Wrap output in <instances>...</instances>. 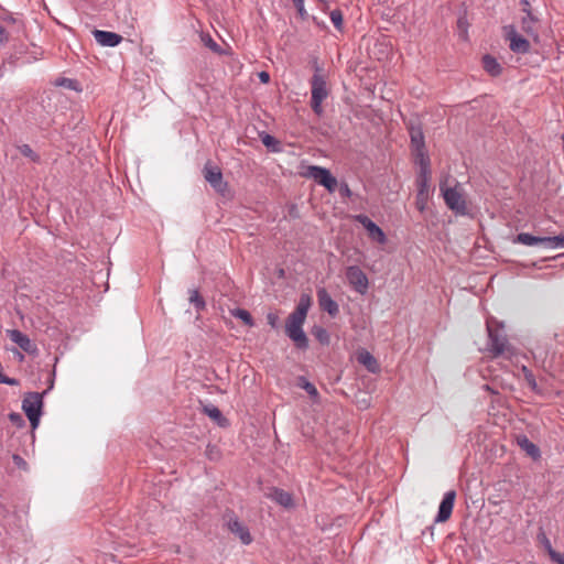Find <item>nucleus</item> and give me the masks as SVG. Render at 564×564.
Returning <instances> with one entry per match:
<instances>
[{"label":"nucleus","instance_id":"1","mask_svg":"<svg viewBox=\"0 0 564 564\" xmlns=\"http://www.w3.org/2000/svg\"><path fill=\"white\" fill-rule=\"evenodd\" d=\"M311 305V296L308 294H302L295 310L288 316L285 321V335L300 350H306L310 346V340L303 329V326Z\"/></svg>","mask_w":564,"mask_h":564},{"label":"nucleus","instance_id":"2","mask_svg":"<svg viewBox=\"0 0 564 564\" xmlns=\"http://www.w3.org/2000/svg\"><path fill=\"white\" fill-rule=\"evenodd\" d=\"M54 378L50 380V386L43 392H26L22 400V410L30 421L32 430L37 429L43 414V399L47 392L53 389Z\"/></svg>","mask_w":564,"mask_h":564},{"label":"nucleus","instance_id":"3","mask_svg":"<svg viewBox=\"0 0 564 564\" xmlns=\"http://www.w3.org/2000/svg\"><path fill=\"white\" fill-rule=\"evenodd\" d=\"M311 107L316 115L323 112L322 104L328 97V88L322 68L316 66L315 73L311 78Z\"/></svg>","mask_w":564,"mask_h":564},{"label":"nucleus","instance_id":"4","mask_svg":"<svg viewBox=\"0 0 564 564\" xmlns=\"http://www.w3.org/2000/svg\"><path fill=\"white\" fill-rule=\"evenodd\" d=\"M520 7L523 14L520 19V28L522 32L534 42H539V17L533 12L529 0H520Z\"/></svg>","mask_w":564,"mask_h":564},{"label":"nucleus","instance_id":"5","mask_svg":"<svg viewBox=\"0 0 564 564\" xmlns=\"http://www.w3.org/2000/svg\"><path fill=\"white\" fill-rule=\"evenodd\" d=\"M441 191L446 206L455 215L467 216L470 214L468 204L457 186L444 187L441 185Z\"/></svg>","mask_w":564,"mask_h":564},{"label":"nucleus","instance_id":"6","mask_svg":"<svg viewBox=\"0 0 564 564\" xmlns=\"http://www.w3.org/2000/svg\"><path fill=\"white\" fill-rule=\"evenodd\" d=\"M487 330L489 338L488 350L492 354L494 357H499L510 351L511 347L503 332L502 325L494 328L492 325L487 322Z\"/></svg>","mask_w":564,"mask_h":564},{"label":"nucleus","instance_id":"7","mask_svg":"<svg viewBox=\"0 0 564 564\" xmlns=\"http://www.w3.org/2000/svg\"><path fill=\"white\" fill-rule=\"evenodd\" d=\"M223 519L227 529L235 534L242 544L249 545L252 542L249 528L239 520L232 510H226Z\"/></svg>","mask_w":564,"mask_h":564},{"label":"nucleus","instance_id":"8","mask_svg":"<svg viewBox=\"0 0 564 564\" xmlns=\"http://www.w3.org/2000/svg\"><path fill=\"white\" fill-rule=\"evenodd\" d=\"M506 40L509 41L510 50L516 54H527L531 50V44L528 39L518 33L513 24H508L502 28Z\"/></svg>","mask_w":564,"mask_h":564},{"label":"nucleus","instance_id":"9","mask_svg":"<svg viewBox=\"0 0 564 564\" xmlns=\"http://www.w3.org/2000/svg\"><path fill=\"white\" fill-rule=\"evenodd\" d=\"M307 175L314 178L318 184L323 185L328 192L333 193L336 191L338 185L337 180L327 169L312 165L308 166Z\"/></svg>","mask_w":564,"mask_h":564},{"label":"nucleus","instance_id":"10","mask_svg":"<svg viewBox=\"0 0 564 564\" xmlns=\"http://www.w3.org/2000/svg\"><path fill=\"white\" fill-rule=\"evenodd\" d=\"M349 284L360 294H365L368 290V278L365 272L357 265H350L346 272Z\"/></svg>","mask_w":564,"mask_h":564},{"label":"nucleus","instance_id":"11","mask_svg":"<svg viewBox=\"0 0 564 564\" xmlns=\"http://www.w3.org/2000/svg\"><path fill=\"white\" fill-rule=\"evenodd\" d=\"M355 220L364 226V228L367 230L369 238L372 240L384 243L387 240L386 234L383 230L373 223L368 216L359 214L355 216Z\"/></svg>","mask_w":564,"mask_h":564},{"label":"nucleus","instance_id":"12","mask_svg":"<svg viewBox=\"0 0 564 564\" xmlns=\"http://www.w3.org/2000/svg\"><path fill=\"white\" fill-rule=\"evenodd\" d=\"M7 335L11 341L17 344L24 352L29 355H33L37 352V347L28 335L22 333L19 329H9L7 330Z\"/></svg>","mask_w":564,"mask_h":564},{"label":"nucleus","instance_id":"13","mask_svg":"<svg viewBox=\"0 0 564 564\" xmlns=\"http://www.w3.org/2000/svg\"><path fill=\"white\" fill-rule=\"evenodd\" d=\"M455 499H456L455 490H449V491L445 492V495L440 503L438 512L435 518V522H445L451 518L453 508H454V503H455Z\"/></svg>","mask_w":564,"mask_h":564},{"label":"nucleus","instance_id":"14","mask_svg":"<svg viewBox=\"0 0 564 564\" xmlns=\"http://www.w3.org/2000/svg\"><path fill=\"white\" fill-rule=\"evenodd\" d=\"M205 180L217 191L223 192L226 187V183L223 182V173L218 166L210 165L207 163L204 166Z\"/></svg>","mask_w":564,"mask_h":564},{"label":"nucleus","instance_id":"15","mask_svg":"<svg viewBox=\"0 0 564 564\" xmlns=\"http://www.w3.org/2000/svg\"><path fill=\"white\" fill-rule=\"evenodd\" d=\"M316 294L321 310L327 312L332 317H336L339 313V306L337 302L332 299L326 289L319 288Z\"/></svg>","mask_w":564,"mask_h":564},{"label":"nucleus","instance_id":"16","mask_svg":"<svg viewBox=\"0 0 564 564\" xmlns=\"http://www.w3.org/2000/svg\"><path fill=\"white\" fill-rule=\"evenodd\" d=\"M94 37L101 46L115 47L121 43L122 36L110 31L95 30Z\"/></svg>","mask_w":564,"mask_h":564},{"label":"nucleus","instance_id":"17","mask_svg":"<svg viewBox=\"0 0 564 564\" xmlns=\"http://www.w3.org/2000/svg\"><path fill=\"white\" fill-rule=\"evenodd\" d=\"M430 177L417 176V194H416V207L420 212L425 209L427 193H429Z\"/></svg>","mask_w":564,"mask_h":564},{"label":"nucleus","instance_id":"18","mask_svg":"<svg viewBox=\"0 0 564 564\" xmlns=\"http://www.w3.org/2000/svg\"><path fill=\"white\" fill-rule=\"evenodd\" d=\"M202 405V412L216 422L219 426L225 427L228 425V420L223 415L221 411L214 404L207 403Z\"/></svg>","mask_w":564,"mask_h":564},{"label":"nucleus","instance_id":"19","mask_svg":"<svg viewBox=\"0 0 564 564\" xmlns=\"http://www.w3.org/2000/svg\"><path fill=\"white\" fill-rule=\"evenodd\" d=\"M517 444L533 459L540 458L541 453L539 447L534 443H532L525 435L517 436Z\"/></svg>","mask_w":564,"mask_h":564},{"label":"nucleus","instance_id":"20","mask_svg":"<svg viewBox=\"0 0 564 564\" xmlns=\"http://www.w3.org/2000/svg\"><path fill=\"white\" fill-rule=\"evenodd\" d=\"M357 360L365 366L368 371L376 373L379 370V365L376 358L367 350L362 349L357 354Z\"/></svg>","mask_w":564,"mask_h":564},{"label":"nucleus","instance_id":"21","mask_svg":"<svg viewBox=\"0 0 564 564\" xmlns=\"http://www.w3.org/2000/svg\"><path fill=\"white\" fill-rule=\"evenodd\" d=\"M269 497L282 507L290 508L293 506L292 495L283 489L273 488Z\"/></svg>","mask_w":564,"mask_h":564},{"label":"nucleus","instance_id":"22","mask_svg":"<svg viewBox=\"0 0 564 564\" xmlns=\"http://www.w3.org/2000/svg\"><path fill=\"white\" fill-rule=\"evenodd\" d=\"M415 153V162L420 165L419 176L430 177V158L424 150L414 151Z\"/></svg>","mask_w":564,"mask_h":564},{"label":"nucleus","instance_id":"23","mask_svg":"<svg viewBox=\"0 0 564 564\" xmlns=\"http://www.w3.org/2000/svg\"><path fill=\"white\" fill-rule=\"evenodd\" d=\"M514 242L521 243L524 246L543 245L545 247V237L533 236L529 232H520L514 238Z\"/></svg>","mask_w":564,"mask_h":564},{"label":"nucleus","instance_id":"24","mask_svg":"<svg viewBox=\"0 0 564 564\" xmlns=\"http://www.w3.org/2000/svg\"><path fill=\"white\" fill-rule=\"evenodd\" d=\"M482 67L491 76H498L501 74L502 67L498 61L491 55H485L482 57Z\"/></svg>","mask_w":564,"mask_h":564},{"label":"nucleus","instance_id":"25","mask_svg":"<svg viewBox=\"0 0 564 564\" xmlns=\"http://www.w3.org/2000/svg\"><path fill=\"white\" fill-rule=\"evenodd\" d=\"M410 137L414 151H421L425 149L424 134L420 127H411Z\"/></svg>","mask_w":564,"mask_h":564},{"label":"nucleus","instance_id":"26","mask_svg":"<svg viewBox=\"0 0 564 564\" xmlns=\"http://www.w3.org/2000/svg\"><path fill=\"white\" fill-rule=\"evenodd\" d=\"M297 387L305 390L314 402L318 401L319 393L316 387L313 383H311L305 377L301 376L297 378Z\"/></svg>","mask_w":564,"mask_h":564},{"label":"nucleus","instance_id":"27","mask_svg":"<svg viewBox=\"0 0 564 564\" xmlns=\"http://www.w3.org/2000/svg\"><path fill=\"white\" fill-rule=\"evenodd\" d=\"M188 301L195 307V310L197 312L204 311L206 308V302L204 297L200 295L199 291L197 289H192L188 291Z\"/></svg>","mask_w":564,"mask_h":564},{"label":"nucleus","instance_id":"28","mask_svg":"<svg viewBox=\"0 0 564 564\" xmlns=\"http://www.w3.org/2000/svg\"><path fill=\"white\" fill-rule=\"evenodd\" d=\"M230 313L234 317L241 319L247 326H249V327L254 326V321H253L251 314L247 310L234 308L230 311Z\"/></svg>","mask_w":564,"mask_h":564},{"label":"nucleus","instance_id":"29","mask_svg":"<svg viewBox=\"0 0 564 564\" xmlns=\"http://www.w3.org/2000/svg\"><path fill=\"white\" fill-rule=\"evenodd\" d=\"M313 336L322 344V345H328L330 337L328 332L322 327V326H314L312 328Z\"/></svg>","mask_w":564,"mask_h":564},{"label":"nucleus","instance_id":"30","mask_svg":"<svg viewBox=\"0 0 564 564\" xmlns=\"http://www.w3.org/2000/svg\"><path fill=\"white\" fill-rule=\"evenodd\" d=\"M545 247L551 249L564 248V235L545 237Z\"/></svg>","mask_w":564,"mask_h":564},{"label":"nucleus","instance_id":"31","mask_svg":"<svg viewBox=\"0 0 564 564\" xmlns=\"http://www.w3.org/2000/svg\"><path fill=\"white\" fill-rule=\"evenodd\" d=\"M19 150L23 156L31 159L33 162H37L40 160L39 154H36L29 144H22Z\"/></svg>","mask_w":564,"mask_h":564},{"label":"nucleus","instance_id":"32","mask_svg":"<svg viewBox=\"0 0 564 564\" xmlns=\"http://www.w3.org/2000/svg\"><path fill=\"white\" fill-rule=\"evenodd\" d=\"M522 371H523L524 379H525L527 383L529 384V387L533 391H538V383H536L535 377L532 373V371L529 370L525 366L522 368Z\"/></svg>","mask_w":564,"mask_h":564},{"label":"nucleus","instance_id":"33","mask_svg":"<svg viewBox=\"0 0 564 564\" xmlns=\"http://www.w3.org/2000/svg\"><path fill=\"white\" fill-rule=\"evenodd\" d=\"M330 17V20L334 24V26L337 29V30H341L343 29V13L340 10L336 9V10H333L329 14Z\"/></svg>","mask_w":564,"mask_h":564},{"label":"nucleus","instance_id":"34","mask_svg":"<svg viewBox=\"0 0 564 564\" xmlns=\"http://www.w3.org/2000/svg\"><path fill=\"white\" fill-rule=\"evenodd\" d=\"M202 41L204 44L215 53L221 54L220 46L212 39L210 35H203Z\"/></svg>","mask_w":564,"mask_h":564},{"label":"nucleus","instance_id":"35","mask_svg":"<svg viewBox=\"0 0 564 564\" xmlns=\"http://www.w3.org/2000/svg\"><path fill=\"white\" fill-rule=\"evenodd\" d=\"M9 420L13 425H15L19 429L25 426V421L23 416L18 412H11L9 414Z\"/></svg>","mask_w":564,"mask_h":564},{"label":"nucleus","instance_id":"36","mask_svg":"<svg viewBox=\"0 0 564 564\" xmlns=\"http://www.w3.org/2000/svg\"><path fill=\"white\" fill-rule=\"evenodd\" d=\"M538 539L543 544V546L546 550L549 556L551 557L552 552H556V551L552 547V544H551L550 540L547 539V536L545 535V533H543V532L540 533L538 535Z\"/></svg>","mask_w":564,"mask_h":564},{"label":"nucleus","instance_id":"37","mask_svg":"<svg viewBox=\"0 0 564 564\" xmlns=\"http://www.w3.org/2000/svg\"><path fill=\"white\" fill-rule=\"evenodd\" d=\"M267 322L274 329L280 326V318L275 312H269L267 314Z\"/></svg>","mask_w":564,"mask_h":564},{"label":"nucleus","instance_id":"38","mask_svg":"<svg viewBox=\"0 0 564 564\" xmlns=\"http://www.w3.org/2000/svg\"><path fill=\"white\" fill-rule=\"evenodd\" d=\"M12 460L19 469L28 470V463L19 454H13Z\"/></svg>","mask_w":564,"mask_h":564},{"label":"nucleus","instance_id":"39","mask_svg":"<svg viewBox=\"0 0 564 564\" xmlns=\"http://www.w3.org/2000/svg\"><path fill=\"white\" fill-rule=\"evenodd\" d=\"M301 19L307 18V12L304 8V0H292Z\"/></svg>","mask_w":564,"mask_h":564},{"label":"nucleus","instance_id":"40","mask_svg":"<svg viewBox=\"0 0 564 564\" xmlns=\"http://www.w3.org/2000/svg\"><path fill=\"white\" fill-rule=\"evenodd\" d=\"M0 383H4V384H8V386H18L19 384V380L15 379V378H11V377L2 375L0 377Z\"/></svg>","mask_w":564,"mask_h":564},{"label":"nucleus","instance_id":"41","mask_svg":"<svg viewBox=\"0 0 564 564\" xmlns=\"http://www.w3.org/2000/svg\"><path fill=\"white\" fill-rule=\"evenodd\" d=\"M339 194L343 196V197H350L351 196V191L348 186L347 183H341L340 186H339Z\"/></svg>","mask_w":564,"mask_h":564},{"label":"nucleus","instance_id":"42","mask_svg":"<svg viewBox=\"0 0 564 564\" xmlns=\"http://www.w3.org/2000/svg\"><path fill=\"white\" fill-rule=\"evenodd\" d=\"M550 558L557 564H564V553L552 552Z\"/></svg>","mask_w":564,"mask_h":564},{"label":"nucleus","instance_id":"43","mask_svg":"<svg viewBox=\"0 0 564 564\" xmlns=\"http://www.w3.org/2000/svg\"><path fill=\"white\" fill-rule=\"evenodd\" d=\"M261 140L265 147H271L276 143L275 138L270 134H265Z\"/></svg>","mask_w":564,"mask_h":564},{"label":"nucleus","instance_id":"44","mask_svg":"<svg viewBox=\"0 0 564 564\" xmlns=\"http://www.w3.org/2000/svg\"><path fill=\"white\" fill-rule=\"evenodd\" d=\"M258 76H259L260 82L263 84H268L270 82V75L267 72H260L258 74Z\"/></svg>","mask_w":564,"mask_h":564},{"label":"nucleus","instance_id":"45","mask_svg":"<svg viewBox=\"0 0 564 564\" xmlns=\"http://www.w3.org/2000/svg\"><path fill=\"white\" fill-rule=\"evenodd\" d=\"M7 41H8V34L4 30V28H2L0 25V45L4 44Z\"/></svg>","mask_w":564,"mask_h":564},{"label":"nucleus","instance_id":"46","mask_svg":"<svg viewBox=\"0 0 564 564\" xmlns=\"http://www.w3.org/2000/svg\"><path fill=\"white\" fill-rule=\"evenodd\" d=\"M6 21L11 22V23H17L18 19L10 15V17L6 18Z\"/></svg>","mask_w":564,"mask_h":564},{"label":"nucleus","instance_id":"47","mask_svg":"<svg viewBox=\"0 0 564 564\" xmlns=\"http://www.w3.org/2000/svg\"><path fill=\"white\" fill-rule=\"evenodd\" d=\"M484 389H486L487 391H489L491 393H496V391L494 389H491L490 386H488V384H485Z\"/></svg>","mask_w":564,"mask_h":564},{"label":"nucleus","instance_id":"48","mask_svg":"<svg viewBox=\"0 0 564 564\" xmlns=\"http://www.w3.org/2000/svg\"><path fill=\"white\" fill-rule=\"evenodd\" d=\"M15 352H17V355H18V357H19V359H20V360H23V359H24V356H23L20 351L15 350Z\"/></svg>","mask_w":564,"mask_h":564},{"label":"nucleus","instance_id":"49","mask_svg":"<svg viewBox=\"0 0 564 564\" xmlns=\"http://www.w3.org/2000/svg\"><path fill=\"white\" fill-rule=\"evenodd\" d=\"M462 24H463V20H462V19H459V20H458V25L460 26Z\"/></svg>","mask_w":564,"mask_h":564}]
</instances>
